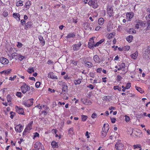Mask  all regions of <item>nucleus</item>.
<instances>
[{
  "label": "nucleus",
  "instance_id": "7ed1b4c3",
  "mask_svg": "<svg viewBox=\"0 0 150 150\" xmlns=\"http://www.w3.org/2000/svg\"><path fill=\"white\" fill-rule=\"evenodd\" d=\"M21 88L22 90V92L23 93H25L28 90L30 89V86L25 87L24 86H21Z\"/></svg>",
  "mask_w": 150,
  "mask_h": 150
},
{
  "label": "nucleus",
  "instance_id": "20e7f679",
  "mask_svg": "<svg viewBox=\"0 0 150 150\" xmlns=\"http://www.w3.org/2000/svg\"><path fill=\"white\" fill-rule=\"evenodd\" d=\"M124 146L121 143H117L115 144V147L116 149L118 150H121L122 149Z\"/></svg>",
  "mask_w": 150,
  "mask_h": 150
},
{
  "label": "nucleus",
  "instance_id": "423d86ee",
  "mask_svg": "<svg viewBox=\"0 0 150 150\" xmlns=\"http://www.w3.org/2000/svg\"><path fill=\"white\" fill-rule=\"evenodd\" d=\"M109 129V126L108 124H104L103 125L102 132H105V131H108Z\"/></svg>",
  "mask_w": 150,
  "mask_h": 150
},
{
  "label": "nucleus",
  "instance_id": "4d7b16f0",
  "mask_svg": "<svg viewBox=\"0 0 150 150\" xmlns=\"http://www.w3.org/2000/svg\"><path fill=\"white\" fill-rule=\"evenodd\" d=\"M97 115L96 113H93L91 116V117L93 118H94L96 117Z\"/></svg>",
  "mask_w": 150,
  "mask_h": 150
},
{
  "label": "nucleus",
  "instance_id": "ea45409f",
  "mask_svg": "<svg viewBox=\"0 0 150 150\" xmlns=\"http://www.w3.org/2000/svg\"><path fill=\"white\" fill-rule=\"evenodd\" d=\"M28 72L29 73H31L32 72H34V70L33 68H32L30 69H28Z\"/></svg>",
  "mask_w": 150,
  "mask_h": 150
},
{
  "label": "nucleus",
  "instance_id": "de8ad7c7",
  "mask_svg": "<svg viewBox=\"0 0 150 150\" xmlns=\"http://www.w3.org/2000/svg\"><path fill=\"white\" fill-rule=\"evenodd\" d=\"M22 93L21 92H17L16 94V96L18 97H21Z\"/></svg>",
  "mask_w": 150,
  "mask_h": 150
},
{
  "label": "nucleus",
  "instance_id": "f3484780",
  "mask_svg": "<svg viewBox=\"0 0 150 150\" xmlns=\"http://www.w3.org/2000/svg\"><path fill=\"white\" fill-rule=\"evenodd\" d=\"M105 40V39H102L100 40L99 42H96L95 45H94L95 47H97L98 46V45L101 44L102 42H103Z\"/></svg>",
  "mask_w": 150,
  "mask_h": 150
},
{
  "label": "nucleus",
  "instance_id": "a19ab883",
  "mask_svg": "<svg viewBox=\"0 0 150 150\" xmlns=\"http://www.w3.org/2000/svg\"><path fill=\"white\" fill-rule=\"evenodd\" d=\"M114 89L115 90L118 89L119 91H120L121 90V88L120 87L118 86H115L114 87Z\"/></svg>",
  "mask_w": 150,
  "mask_h": 150
},
{
  "label": "nucleus",
  "instance_id": "9b49d317",
  "mask_svg": "<svg viewBox=\"0 0 150 150\" xmlns=\"http://www.w3.org/2000/svg\"><path fill=\"white\" fill-rule=\"evenodd\" d=\"M54 74L52 72H51L48 74V77L49 78L52 79H58V78L57 76L53 75Z\"/></svg>",
  "mask_w": 150,
  "mask_h": 150
},
{
  "label": "nucleus",
  "instance_id": "79ce46f5",
  "mask_svg": "<svg viewBox=\"0 0 150 150\" xmlns=\"http://www.w3.org/2000/svg\"><path fill=\"white\" fill-rule=\"evenodd\" d=\"M127 18H129L130 19V18H131L132 17H133V15H132V14H130L129 13H128L127 14Z\"/></svg>",
  "mask_w": 150,
  "mask_h": 150
},
{
  "label": "nucleus",
  "instance_id": "bb28decb",
  "mask_svg": "<svg viewBox=\"0 0 150 150\" xmlns=\"http://www.w3.org/2000/svg\"><path fill=\"white\" fill-rule=\"evenodd\" d=\"M108 132V131H105V132H102L101 137L102 138L105 137L107 135V133Z\"/></svg>",
  "mask_w": 150,
  "mask_h": 150
},
{
  "label": "nucleus",
  "instance_id": "6ab92c4d",
  "mask_svg": "<svg viewBox=\"0 0 150 150\" xmlns=\"http://www.w3.org/2000/svg\"><path fill=\"white\" fill-rule=\"evenodd\" d=\"M85 102L83 101V102L86 105H90L91 104V102L89 100L86 99L85 100Z\"/></svg>",
  "mask_w": 150,
  "mask_h": 150
},
{
  "label": "nucleus",
  "instance_id": "864d4df0",
  "mask_svg": "<svg viewBox=\"0 0 150 150\" xmlns=\"http://www.w3.org/2000/svg\"><path fill=\"white\" fill-rule=\"evenodd\" d=\"M122 79V78L121 76L120 75H118L117 76V80L118 81H120L121 80V79Z\"/></svg>",
  "mask_w": 150,
  "mask_h": 150
},
{
  "label": "nucleus",
  "instance_id": "49530a36",
  "mask_svg": "<svg viewBox=\"0 0 150 150\" xmlns=\"http://www.w3.org/2000/svg\"><path fill=\"white\" fill-rule=\"evenodd\" d=\"M40 84V82L39 81L37 82L36 83L35 86L36 88H38L39 87Z\"/></svg>",
  "mask_w": 150,
  "mask_h": 150
},
{
  "label": "nucleus",
  "instance_id": "bf43d9fd",
  "mask_svg": "<svg viewBox=\"0 0 150 150\" xmlns=\"http://www.w3.org/2000/svg\"><path fill=\"white\" fill-rule=\"evenodd\" d=\"M48 91L51 93H54L55 92V90L54 89H52L50 88H48Z\"/></svg>",
  "mask_w": 150,
  "mask_h": 150
},
{
  "label": "nucleus",
  "instance_id": "2eb2a0df",
  "mask_svg": "<svg viewBox=\"0 0 150 150\" xmlns=\"http://www.w3.org/2000/svg\"><path fill=\"white\" fill-rule=\"evenodd\" d=\"M138 52L137 51L134 53L132 54L131 55V56L132 58H133V59H135L137 58V57L138 56Z\"/></svg>",
  "mask_w": 150,
  "mask_h": 150
},
{
  "label": "nucleus",
  "instance_id": "b1692460",
  "mask_svg": "<svg viewBox=\"0 0 150 150\" xmlns=\"http://www.w3.org/2000/svg\"><path fill=\"white\" fill-rule=\"evenodd\" d=\"M136 22L139 24V25H140L142 26H143L145 24L144 23V22L140 21V20H136Z\"/></svg>",
  "mask_w": 150,
  "mask_h": 150
},
{
  "label": "nucleus",
  "instance_id": "2f4dec72",
  "mask_svg": "<svg viewBox=\"0 0 150 150\" xmlns=\"http://www.w3.org/2000/svg\"><path fill=\"white\" fill-rule=\"evenodd\" d=\"M33 123V122L32 121L30 122L27 125V126L26 127H28L29 129V130L31 129L32 128V124Z\"/></svg>",
  "mask_w": 150,
  "mask_h": 150
},
{
  "label": "nucleus",
  "instance_id": "680f3d73",
  "mask_svg": "<svg viewBox=\"0 0 150 150\" xmlns=\"http://www.w3.org/2000/svg\"><path fill=\"white\" fill-rule=\"evenodd\" d=\"M16 76H14L13 77H10L9 79V80H11V81H13L14 79L16 78Z\"/></svg>",
  "mask_w": 150,
  "mask_h": 150
},
{
  "label": "nucleus",
  "instance_id": "4be33fe9",
  "mask_svg": "<svg viewBox=\"0 0 150 150\" xmlns=\"http://www.w3.org/2000/svg\"><path fill=\"white\" fill-rule=\"evenodd\" d=\"M42 145L39 142H36L34 144V148H37L38 146H39V147H42Z\"/></svg>",
  "mask_w": 150,
  "mask_h": 150
},
{
  "label": "nucleus",
  "instance_id": "f257e3e1",
  "mask_svg": "<svg viewBox=\"0 0 150 150\" xmlns=\"http://www.w3.org/2000/svg\"><path fill=\"white\" fill-rule=\"evenodd\" d=\"M33 98H31L26 101H23L22 103V104L25 107H29L33 105Z\"/></svg>",
  "mask_w": 150,
  "mask_h": 150
},
{
  "label": "nucleus",
  "instance_id": "ddd939ff",
  "mask_svg": "<svg viewBox=\"0 0 150 150\" xmlns=\"http://www.w3.org/2000/svg\"><path fill=\"white\" fill-rule=\"evenodd\" d=\"M93 59L94 61L96 62L100 63V62L99 61L100 59L97 55H96L94 56L93 57Z\"/></svg>",
  "mask_w": 150,
  "mask_h": 150
},
{
  "label": "nucleus",
  "instance_id": "774afa93",
  "mask_svg": "<svg viewBox=\"0 0 150 150\" xmlns=\"http://www.w3.org/2000/svg\"><path fill=\"white\" fill-rule=\"evenodd\" d=\"M112 34L111 33L109 34L108 36V38L109 39H110L112 38Z\"/></svg>",
  "mask_w": 150,
  "mask_h": 150
},
{
  "label": "nucleus",
  "instance_id": "f704fd0d",
  "mask_svg": "<svg viewBox=\"0 0 150 150\" xmlns=\"http://www.w3.org/2000/svg\"><path fill=\"white\" fill-rule=\"evenodd\" d=\"M81 80L80 79L77 80H75L74 82L75 85L79 84L81 83Z\"/></svg>",
  "mask_w": 150,
  "mask_h": 150
},
{
  "label": "nucleus",
  "instance_id": "c03bdc74",
  "mask_svg": "<svg viewBox=\"0 0 150 150\" xmlns=\"http://www.w3.org/2000/svg\"><path fill=\"white\" fill-rule=\"evenodd\" d=\"M29 130V129L28 127H26L23 133V135H25L26 134V132H28L27 130Z\"/></svg>",
  "mask_w": 150,
  "mask_h": 150
},
{
  "label": "nucleus",
  "instance_id": "5fc2aeb1",
  "mask_svg": "<svg viewBox=\"0 0 150 150\" xmlns=\"http://www.w3.org/2000/svg\"><path fill=\"white\" fill-rule=\"evenodd\" d=\"M30 2L29 1H28L25 3V6H26L25 7L27 8V6H30Z\"/></svg>",
  "mask_w": 150,
  "mask_h": 150
},
{
  "label": "nucleus",
  "instance_id": "5701e85b",
  "mask_svg": "<svg viewBox=\"0 0 150 150\" xmlns=\"http://www.w3.org/2000/svg\"><path fill=\"white\" fill-rule=\"evenodd\" d=\"M104 19L103 18H100L98 20V23L100 25H102L103 23Z\"/></svg>",
  "mask_w": 150,
  "mask_h": 150
},
{
  "label": "nucleus",
  "instance_id": "1a4fd4ad",
  "mask_svg": "<svg viewBox=\"0 0 150 150\" xmlns=\"http://www.w3.org/2000/svg\"><path fill=\"white\" fill-rule=\"evenodd\" d=\"M113 11V10L112 7L109 6L107 8V12L108 13L110 17H111L112 16Z\"/></svg>",
  "mask_w": 150,
  "mask_h": 150
},
{
  "label": "nucleus",
  "instance_id": "393cba45",
  "mask_svg": "<svg viewBox=\"0 0 150 150\" xmlns=\"http://www.w3.org/2000/svg\"><path fill=\"white\" fill-rule=\"evenodd\" d=\"M39 39L40 42L43 44V45H44L45 44V42L43 37L41 36H40L39 38Z\"/></svg>",
  "mask_w": 150,
  "mask_h": 150
},
{
  "label": "nucleus",
  "instance_id": "09e8293b",
  "mask_svg": "<svg viewBox=\"0 0 150 150\" xmlns=\"http://www.w3.org/2000/svg\"><path fill=\"white\" fill-rule=\"evenodd\" d=\"M19 56L18 57V59L20 61L22 60L24 58H25V57L21 55H19Z\"/></svg>",
  "mask_w": 150,
  "mask_h": 150
},
{
  "label": "nucleus",
  "instance_id": "39448f33",
  "mask_svg": "<svg viewBox=\"0 0 150 150\" xmlns=\"http://www.w3.org/2000/svg\"><path fill=\"white\" fill-rule=\"evenodd\" d=\"M0 62L3 64H7L8 63V60L7 59L4 57H1L0 59Z\"/></svg>",
  "mask_w": 150,
  "mask_h": 150
},
{
  "label": "nucleus",
  "instance_id": "473e14b6",
  "mask_svg": "<svg viewBox=\"0 0 150 150\" xmlns=\"http://www.w3.org/2000/svg\"><path fill=\"white\" fill-rule=\"evenodd\" d=\"M23 5L22 1H19L17 2L16 6H23Z\"/></svg>",
  "mask_w": 150,
  "mask_h": 150
},
{
  "label": "nucleus",
  "instance_id": "f8f14e48",
  "mask_svg": "<svg viewBox=\"0 0 150 150\" xmlns=\"http://www.w3.org/2000/svg\"><path fill=\"white\" fill-rule=\"evenodd\" d=\"M18 109H16V112L19 114H21L23 115V113L24 112V111L23 109L22 108H18V107L17 106Z\"/></svg>",
  "mask_w": 150,
  "mask_h": 150
},
{
  "label": "nucleus",
  "instance_id": "72a5a7b5",
  "mask_svg": "<svg viewBox=\"0 0 150 150\" xmlns=\"http://www.w3.org/2000/svg\"><path fill=\"white\" fill-rule=\"evenodd\" d=\"M7 100L8 102H9L10 103L11 102V97L10 94H8L7 96Z\"/></svg>",
  "mask_w": 150,
  "mask_h": 150
},
{
  "label": "nucleus",
  "instance_id": "aec40b11",
  "mask_svg": "<svg viewBox=\"0 0 150 150\" xmlns=\"http://www.w3.org/2000/svg\"><path fill=\"white\" fill-rule=\"evenodd\" d=\"M51 145L54 148H57L58 147L57 143L54 141H53L52 142Z\"/></svg>",
  "mask_w": 150,
  "mask_h": 150
},
{
  "label": "nucleus",
  "instance_id": "0eeeda50",
  "mask_svg": "<svg viewBox=\"0 0 150 150\" xmlns=\"http://www.w3.org/2000/svg\"><path fill=\"white\" fill-rule=\"evenodd\" d=\"M81 45V42H79L78 44L74 45L73 48V49L74 51L78 50L79 49Z\"/></svg>",
  "mask_w": 150,
  "mask_h": 150
},
{
  "label": "nucleus",
  "instance_id": "f03ea898",
  "mask_svg": "<svg viewBox=\"0 0 150 150\" xmlns=\"http://www.w3.org/2000/svg\"><path fill=\"white\" fill-rule=\"evenodd\" d=\"M88 4L90 6H92L94 8H96L98 7L97 1L96 0H91L88 3Z\"/></svg>",
  "mask_w": 150,
  "mask_h": 150
},
{
  "label": "nucleus",
  "instance_id": "13d9d810",
  "mask_svg": "<svg viewBox=\"0 0 150 150\" xmlns=\"http://www.w3.org/2000/svg\"><path fill=\"white\" fill-rule=\"evenodd\" d=\"M109 99L110 98H108V97L107 96H105L104 97V100H106V101H109Z\"/></svg>",
  "mask_w": 150,
  "mask_h": 150
},
{
  "label": "nucleus",
  "instance_id": "9d476101",
  "mask_svg": "<svg viewBox=\"0 0 150 150\" xmlns=\"http://www.w3.org/2000/svg\"><path fill=\"white\" fill-rule=\"evenodd\" d=\"M23 127L22 125H18L16 126L15 127V130L16 131L18 132H20L21 131V129Z\"/></svg>",
  "mask_w": 150,
  "mask_h": 150
},
{
  "label": "nucleus",
  "instance_id": "412c9836",
  "mask_svg": "<svg viewBox=\"0 0 150 150\" xmlns=\"http://www.w3.org/2000/svg\"><path fill=\"white\" fill-rule=\"evenodd\" d=\"M128 32L130 34H132V33H136V31L132 28H130L128 31Z\"/></svg>",
  "mask_w": 150,
  "mask_h": 150
},
{
  "label": "nucleus",
  "instance_id": "c85d7f7f",
  "mask_svg": "<svg viewBox=\"0 0 150 150\" xmlns=\"http://www.w3.org/2000/svg\"><path fill=\"white\" fill-rule=\"evenodd\" d=\"M85 64L86 65V66L88 67H92L93 66V64L90 62H86L85 63Z\"/></svg>",
  "mask_w": 150,
  "mask_h": 150
},
{
  "label": "nucleus",
  "instance_id": "e2e57ef3",
  "mask_svg": "<svg viewBox=\"0 0 150 150\" xmlns=\"http://www.w3.org/2000/svg\"><path fill=\"white\" fill-rule=\"evenodd\" d=\"M125 64L124 63H122L121 64L120 67L122 68H125Z\"/></svg>",
  "mask_w": 150,
  "mask_h": 150
},
{
  "label": "nucleus",
  "instance_id": "cd10ccee",
  "mask_svg": "<svg viewBox=\"0 0 150 150\" xmlns=\"http://www.w3.org/2000/svg\"><path fill=\"white\" fill-rule=\"evenodd\" d=\"M13 17L15 18H18V20L20 21V15L19 13H13Z\"/></svg>",
  "mask_w": 150,
  "mask_h": 150
},
{
  "label": "nucleus",
  "instance_id": "a878e982",
  "mask_svg": "<svg viewBox=\"0 0 150 150\" xmlns=\"http://www.w3.org/2000/svg\"><path fill=\"white\" fill-rule=\"evenodd\" d=\"M144 53L146 54H149L150 55V46H149L148 48L145 51Z\"/></svg>",
  "mask_w": 150,
  "mask_h": 150
},
{
  "label": "nucleus",
  "instance_id": "c756f323",
  "mask_svg": "<svg viewBox=\"0 0 150 150\" xmlns=\"http://www.w3.org/2000/svg\"><path fill=\"white\" fill-rule=\"evenodd\" d=\"M135 88L139 92H140L141 93H143L144 92V91L140 87H137V86H135Z\"/></svg>",
  "mask_w": 150,
  "mask_h": 150
},
{
  "label": "nucleus",
  "instance_id": "4468645a",
  "mask_svg": "<svg viewBox=\"0 0 150 150\" xmlns=\"http://www.w3.org/2000/svg\"><path fill=\"white\" fill-rule=\"evenodd\" d=\"M18 55H19L16 52L13 53L11 54L12 57H11L10 59H12L13 58H15L16 59H17L18 57H19L18 56H17Z\"/></svg>",
  "mask_w": 150,
  "mask_h": 150
},
{
  "label": "nucleus",
  "instance_id": "4c0bfd02",
  "mask_svg": "<svg viewBox=\"0 0 150 150\" xmlns=\"http://www.w3.org/2000/svg\"><path fill=\"white\" fill-rule=\"evenodd\" d=\"M11 71V70L10 69H8L7 70H4L5 74H8L10 73Z\"/></svg>",
  "mask_w": 150,
  "mask_h": 150
},
{
  "label": "nucleus",
  "instance_id": "338daca9",
  "mask_svg": "<svg viewBox=\"0 0 150 150\" xmlns=\"http://www.w3.org/2000/svg\"><path fill=\"white\" fill-rule=\"evenodd\" d=\"M102 70V68H99L97 69V72L100 73L101 72V71Z\"/></svg>",
  "mask_w": 150,
  "mask_h": 150
},
{
  "label": "nucleus",
  "instance_id": "6e6d98bb",
  "mask_svg": "<svg viewBox=\"0 0 150 150\" xmlns=\"http://www.w3.org/2000/svg\"><path fill=\"white\" fill-rule=\"evenodd\" d=\"M17 46L18 47V48H20L22 47V44L20 42H18V44L17 45Z\"/></svg>",
  "mask_w": 150,
  "mask_h": 150
},
{
  "label": "nucleus",
  "instance_id": "a18cd8bd",
  "mask_svg": "<svg viewBox=\"0 0 150 150\" xmlns=\"http://www.w3.org/2000/svg\"><path fill=\"white\" fill-rule=\"evenodd\" d=\"M131 86V83H128L125 87L126 88L128 89Z\"/></svg>",
  "mask_w": 150,
  "mask_h": 150
},
{
  "label": "nucleus",
  "instance_id": "8fccbe9b",
  "mask_svg": "<svg viewBox=\"0 0 150 150\" xmlns=\"http://www.w3.org/2000/svg\"><path fill=\"white\" fill-rule=\"evenodd\" d=\"M125 120L127 122H129L130 120L129 117V116H127V115H125Z\"/></svg>",
  "mask_w": 150,
  "mask_h": 150
},
{
  "label": "nucleus",
  "instance_id": "58836bf2",
  "mask_svg": "<svg viewBox=\"0 0 150 150\" xmlns=\"http://www.w3.org/2000/svg\"><path fill=\"white\" fill-rule=\"evenodd\" d=\"M10 114L11 115L10 117L11 119H13V117L14 115H15V113L12 111L10 112Z\"/></svg>",
  "mask_w": 150,
  "mask_h": 150
},
{
  "label": "nucleus",
  "instance_id": "c9c22d12",
  "mask_svg": "<svg viewBox=\"0 0 150 150\" xmlns=\"http://www.w3.org/2000/svg\"><path fill=\"white\" fill-rule=\"evenodd\" d=\"M87 116L86 115H81L82 120L83 121H85L86 120L87 118Z\"/></svg>",
  "mask_w": 150,
  "mask_h": 150
},
{
  "label": "nucleus",
  "instance_id": "052dcab7",
  "mask_svg": "<svg viewBox=\"0 0 150 150\" xmlns=\"http://www.w3.org/2000/svg\"><path fill=\"white\" fill-rule=\"evenodd\" d=\"M39 135V134L37 132H36L34 133V137L35 138L36 137H38Z\"/></svg>",
  "mask_w": 150,
  "mask_h": 150
},
{
  "label": "nucleus",
  "instance_id": "603ef678",
  "mask_svg": "<svg viewBox=\"0 0 150 150\" xmlns=\"http://www.w3.org/2000/svg\"><path fill=\"white\" fill-rule=\"evenodd\" d=\"M134 149H135L136 148H140L141 147V146L139 144H137L136 145H134Z\"/></svg>",
  "mask_w": 150,
  "mask_h": 150
},
{
  "label": "nucleus",
  "instance_id": "6e6552de",
  "mask_svg": "<svg viewBox=\"0 0 150 150\" xmlns=\"http://www.w3.org/2000/svg\"><path fill=\"white\" fill-rule=\"evenodd\" d=\"M67 86L65 85V83H64L62 85V92L65 94L67 91Z\"/></svg>",
  "mask_w": 150,
  "mask_h": 150
},
{
  "label": "nucleus",
  "instance_id": "a211bd4d",
  "mask_svg": "<svg viewBox=\"0 0 150 150\" xmlns=\"http://www.w3.org/2000/svg\"><path fill=\"white\" fill-rule=\"evenodd\" d=\"M32 23L31 22H28L25 24V26L26 28H30L32 25Z\"/></svg>",
  "mask_w": 150,
  "mask_h": 150
},
{
  "label": "nucleus",
  "instance_id": "7c9ffc66",
  "mask_svg": "<svg viewBox=\"0 0 150 150\" xmlns=\"http://www.w3.org/2000/svg\"><path fill=\"white\" fill-rule=\"evenodd\" d=\"M75 36V35L74 34V33H72L69 34L67 36V38H73Z\"/></svg>",
  "mask_w": 150,
  "mask_h": 150
},
{
  "label": "nucleus",
  "instance_id": "dca6fc26",
  "mask_svg": "<svg viewBox=\"0 0 150 150\" xmlns=\"http://www.w3.org/2000/svg\"><path fill=\"white\" fill-rule=\"evenodd\" d=\"M127 40L129 42H131L133 39V36L132 35H130L128 36L126 38Z\"/></svg>",
  "mask_w": 150,
  "mask_h": 150
},
{
  "label": "nucleus",
  "instance_id": "3c124183",
  "mask_svg": "<svg viewBox=\"0 0 150 150\" xmlns=\"http://www.w3.org/2000/svg\"><path fill=\"white\" fill-rule=\"evenodd\" d=\"M111 122L112 123H114L115 122L116 119L114 118H110Z\"/></svg>",
  "mask_w": 150,
  "mask_h": 150
},
{
  "label": "nucleus",
  "instance_id": "37998d69",
  "mask_svg": "<svg viewBox=\"0 0 150 150\" xmlns=\"http://www.w3.org/2000/svg\"><path fill=\"white\" fill-rule=\"evenodd\" d=\"M130 49V47L129 46H127L123 47V50H128Z\"/></svg>",
  "mask_w": 150,
  "mask_h": 150
},
{
  "label": "nucleus",
  "instance_id": "69168bd1",
  "mask_svg": "<svg viewBox=\"0 0 150 150\" xmlns=\"http://www.w3.org/2000/svg\"><path fill=\"white\" fill-rule=\"evenodd\" d=\"M87 87L91 88V89H93L94 88L93 86L91 84H90L89 86H88Z\"/></svg>",
  "mask_w": 150,
  "mask_h": 150
},
{
  "label": "nucleus",
  "instance_id": "0e129e2a",
  "mask_svg": "<svg viewBox=\"0 0 150 150\" xmlns=\"http://www.w3.org/2000/svg\"><path fill=\"white\" fill-rule=\"evenodd\" d=\"M21 22L22 25H23L25 23V21L23 19L21 20Z\"/></svg>",
  "mask_w": 150,
  "mask_h": 150
},
{
  "label": "nucleus",
  "instance_id": "e433bc0d",
  "mask_svg": "<svg viewBox=\"0 0 150 150\" xmlns=\"http://www.w3.org/2000/svg\"><path fill=\"white\" fill-rule=\"evenodd\" d=\"M93 43L91 42H88V47L91 48V47H93V45L94 44V41H93Z\"/></svg>",
  "mask_w": 150,
  "mask_h": 150
}]
</instances>
